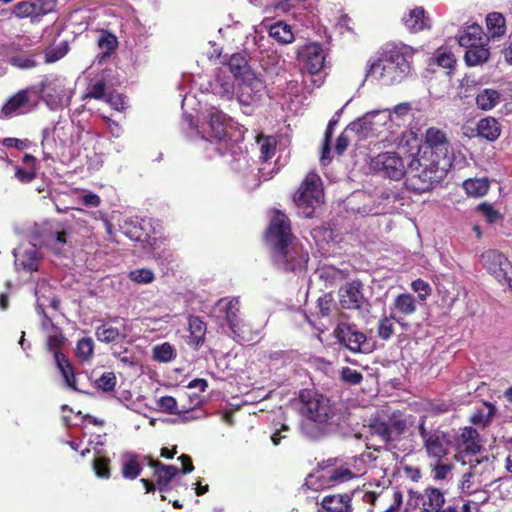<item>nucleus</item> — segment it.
I'll return each mask as SVG.
<instances>
[{
    "instance_id": "ddd939ff",
    "label": "nucleus",
    "mask_w": 512,
    "mask_h": 512,
    "mask_svg": "<svg viewBox=\"0 0 512 512\" xmlns=\"http://www.w3.org/2000/svg\"><path fill=\"white\" fill-rule=\"evenodd\" d=\"M409 502L423 512H439L445 503L443 492L434 487H427L422 492L409 490Z\"/></svg>"
},
{
    "instance_id": "4be33fe9",
    "label": "nucleus",
    "mask_w": 512,
    "mask_h": 512,
    "mask_svg": "<svg viewBox=\"0 0 512 512\" xmlns=\"http://www.w3.org/2000/svg\"><path fill=\"white\" fill-rule=\"evenodd\" d=\"M97 389H101L105 393L114 394L121 403L125 406L129 407L134 405L136 402H139L143 399V395L141 393L140 386H130L127 389V386H96Z\"/></svg>"
},
{
    "instance_id": "2eb2a0df",
    "label": "nucleus",
    "mask_w": 512,
    "mask_h": 512,
    "mask_svg": "<svg viewBox=\"0 0 512 512\" xmlns=\"http://www.w3.org/2000/svg\"><path fill=\"white\" fill-rule=\"evenodd\" d=\"M32 91L30 89H22L12 95L3 104L0 111V118H11L13 116L26 114L33 110L35 104L31 100Z\"/></svg>"
},
{
    "instance_id": "dca6fc26",
    "label": "nucleus",
    "mask_w": 512,
    "mask_h": 512,
    "mask_svg": "<svg viewBox=\"0 0 512 512\" xmlns=\"http://www.w3.org/2000/svg\"><path fill=\"white\" fill-rule=\"evenodd\" d=\"M298 59L310 74H316L324 66L325 53L319 44L310 43L299 50Z\"/></svg>"
},
{
    "instance_id": "2f4dec72",
    "label": "nucleus",
    "mask_w": 512,
    "mask_h": 512,
    "mask_svg": "<svg viewBox=\"0 0 512 512\" xmlns=\"http://www.w3.org/2000/svg\"><path fill=\"white\" fill-rule=\"evenodd\" d=\"M462 187L467 195L478 198L487 194L490 188V182L486 177L469 178L463 182Z\"/></svg>"
},
{
    "instance_id": "412c9836",
    "label": "nucleus",
    "mask_w": 512,
    "mask_h": 512,
    "mask_svg": "<svg viewBox=\"0 0 512 512\" xmlns=\"http://www.w3.org/2000/svg\"><path fill=\"white\" fill-rule=\"evenodd\" d=\"M486 40L489 42L499 41L504 38L507 32L506 19L502 13L490 12L485 18Z\"/></svg>"
},
{
    "instance_id": "4c0bfd02",
    "label": "nucleus",
    "mask_w": 512,
    "mask_h": 512,
    "mask_svg": "<svg viewBox=\"0 0 512 512\" xmlns=\"http://www.w3.org/2000/svg\"><path fill=\"white\" fill-rule=\"evenodd\" d=\"M228 67L234 77L239 79H242L247 72H253L248 66L245 56L240 53H235L230 57Z\"/></svg>"
},
{
    "instance_id": "052dcab7",
    "label": "nucleus",
    "mask_w": 512,
    "mask_h": 512,
    "mask_svg": "<svg viewBox=\"0 0 512 512\" xmlns=\"http://www.w3.org/2000/svg\"><path fill=\"white\" fill-rule=\"evenodd\" d=\"M394 320L391 316L380 319L378 323V335L383 340H388L394 333V326L392 323Z\"/></svg>"
},
{
    "instance_id": "a18cd8bd",
    "label": "nucleus",
    "mask_w": 512,
    "mask_h": 512,
    "mask_svg": "<svg viewBox=\"0 0 512 512\" xmlns=\"http://www.w3.org/2000/svg\"><path fill=\"white\" fill-rule=\"evenodd\" d=\"M54 2L50 0L32 1V22L38 21L41 17L54 10Z\"/></svg>"
},
{
    "instance_id": "1a4fd4ad",
    "label": "nucleus",
    "mask_w": 512,
    "mask_h": 512,
    "mask_svg": "<svg viewBox=\"0 0 512 512\" xmlns=\"http://www.w3.org/2000/svg\"><path fill=\"white\" fill-rule=\"evenodd\" d=\"M370 167L376 173L391 180H401L406 174L408 175V166L406 167L403 159L396 152L379 153L371 159Z\"/></svg>"
},
{
    "instance_id": "338daca9",
    "label": "nucleus",
    "mask_w": 512,
    "mask_h": 512,
    "mask_svg": "<svg viewBox=\"0 0 512 512\" xmlns=\"http://www.w3.org/2000/svg\"><path fill=\"white\" fill-rule=\"evenodd\" d=\"M341 379L349 384H358L362 381V375L355 369L345 367L341 371Z\"/></svg>"
},
{
    "instance_id": "680f3d73",
    "label": "nucleus",
    "mask_w": 512,
    "mask_h": 512,
    "mask_svg": "<svg viewBox=\"0 0 512 512\" xmlns=\"http://www.w3.org/2000/svg\"><path fill=\"white\" fill-rule=\"evenodd\" d=\"M117 38L112 34H104L98 40V46L107 55L117 47Z\"/></svg>"
},
{
    "instance_id": "b1692460",
    "label": "nucleus",
    "mask_w": 512,
    "mask_h": 512,
    "mask_svg": "<svg viewBox=\"0 0 512 512\" xmlns=\"http://www.w3.org/2000/svg\"><path fill=\"white\" fill-rule=\"evenodd\" d=\"M457 40L459 45L466 50L476 47L483 42H489L486 40L482 27L478 24H472L464 28L457 36Z\"/></svg>"
},
{
    "instance_id": "09e8293b",
    "label": "nucleus",
    "mask_w": 512,
    "mask_h": 512,
    "mask_svg": "<svg viewBox=\"0 0 512 512\" xmlns=\"http://www.w3.org/2000/svg\"><path fill=\"white\" fill-rule=\"evenodd\" d=\"M42 142L41 146L43 149L44 159H50L52 157V153L56 147V141L54 138V131L50 129H44L42 132Z\"/></svg>"
},
{
    "instance_id": "f03ea898",
    "label": "nucleus",
    "mask_w": 512,
    "mask_h": 512,
    "mask_svg": "<svg viewBox=\"0 0 512 512\" xmlns=\"http://www.w3.org/2000/svg\"><path fill=\"white\" fill-rule=\"evenodd\" d=\"M266 241L272 247L274 265L283 271H301L305 268L309 255L291 233L288 217L281 211H274L270 220Z\"/></svg>"
},
{
    "instance_id": "7c9ffc66",
    "label": "nucleus",
    "mask_w": 512,
    "mask_h": 512,
    "mask_svg": "<svg viewBox=\"0 0 512 512\" xmlns=\"http://www.w3.org/2000/svg\"><path fill=\"white\" fill-rule=\"evenodd\" d=\"M404 25L413 32H418L429 26V18L423 8L417 7L403 18Z\"/></svg>"
},
{
    "instance_id": "5701e85b",
    "label": "nucleus",
    "mask_w": 512,
    "mask_h": 512,
    "mask_svg": "<svg viewBox=\"0 0 512 512\" xmlns=\"http://www.w3.org/2000/svg\"><path fill=\"white\" fill-rule=\"evenodd\" d=\"M352 498L349 494H331L323 497L319 512H352Z\"/></svg>"
},
{
    "instance_id": "a19ab883",
    "label": "nucleus",
    "mask_w": 512,
    "mask_h": 512,
    "mask_svg": "<svg viewBox=\"0 0 512 512\" xmlns=\"http://www.w3.org/2000/svg\"><path fill=\"white\" fill-rule=\"evenodd\" d=\"M55 363L62 374L66 384H74V372L68 358L61 352L56 351L54 354Z\"/></svg>"
},
{
    "instance_id": "f704fd0d",
    "label": "nucleus",
    "mask_w": 512,
    "mask_h": 512,
    "mask_svg": "<svg viewBox=\"0 0 512 512\" xmlns=\"http://www.w3.org/2000/svg\"><path fill=\"white\" fill-rule=\"evenodd\" d=\"M500 102V93L495 89L486 88L476 96V105L479 109L489 111Z\"/></svg>"
},
{
    "instance_id": "c85d7f7f",
    "label": "nucleus",
    "mask_w": 512,
    "mask_h": 512,
    "mask_svg": "<svg viewBox=\"0 0 512 512\" xmlns=\"http://www.w3.org/2000/svg\"><path fill=\"white\" fill-rule=\"evenodd\" d=\"M500 133V125L493 117L483 118L477 124V135L488 141H495Z\"/></svg>"
},
{
    "instance_id": "f8f14e48",
    "label": "nucleus",
    "mask_w": 512,
    "mask_h": 512,
    "mask_svg": "<svg viewBox=\"0 0 512 512\" xmlns=\"http://www.w3.org/2000/svg\"><path fill=\"white\" fill-rule=\"evenodd\" d=\"M240 80L238 88V100L240 103L251 105L261 100L265 94L266 85L255 72H247Z\"/></svg>"
},
{
    "instance_id": "f257e3e1",
    "label": "nucleus",
    "mask_w": 512,
    "mask_h": 512,
    "mask_svg": "<svg viewBox=\"0 0 512 512\" xmlns=\"http://www.w3.org/2000/svg\"><path fill=\"white\" fill-rule=\"evenodd\" d=\"M451 144L446 133L430 127L424 142L408 164L406 185L410 190L423 193L440 183L451 166Z\"/></svg>"
},
{
    "instance_id": "aec40b11",
    "label": "nucleus",
    "mask_w": 512,
    "mask_h": 512,
    "mask_svg": "<svg viewBox=\"0 0 512 512\" xmlns=\"http://www.w3.org/2000/svg\"><path fill=\"white\" fill-rule=\"evenodd\" d=\"M340 303L346 309H359L365 302L359 282L346 284L339 291Z\"/></svg>"
},
{
    "instance_id": "4d7b16f0",
    "label": "nucleus",
    "mask_w": 512,
    "mask_h": 512,
    "mask_svg": "<svg viewBox=\"0 0 512 512\" xmlns=\"http://www.w3.org/2000/svg\"><path fill=\"white\" fill-rule=\"evenodd\" d=\"M129 277L132 281L139 284L151 283L155 278L153 271L145 268L131 271Z\"/></svg>"
},
{
    "instance_id": "cd10ccee",
    "label": "nucleus",
    "mask_w": 512,
    "mask_h": 512,
    "mask_svg": "<svg viewBox=\"0 0 512 512\" xmlns=\"http://www.w3.org/2000/svg\"><path fill=\"white\" fill-rule=\"evenodd\" d=\"M488 42H483L476 47L466 50L464 60L467 66L474 67L483 65L490 58Z\"/></svg>"
},
{
    "instance_id": "0eeeda50",
    "label": "nucleus",
    "mask_w": 512,
    "mask_h": 512,
    "mask_svg": "<svg viewBox=\"0 0 512 512\" xmlns=\"http://www.w3.org/2000/svg\"><path fill=\"white\" fill-rule=\"evenodd\" d=\"M299 399L309 419L318 423H326L332 420L334 411L330 400L323 394L318 393L314 387L302 389Z\"/></svg>"
},
{
    "instance_id": "bb28decb",
    "label": "nucleus",
    "mask_w": 512,
    "mask_h": 512,
    "mask_svg": "<svg viewBox=\"0 0 512 512\" xmlns=\"http://www.w3.org/2000/svg\"><path fill=\"white\" fill-rule=\"evenodd\" d=\"M459 446L463 451L476 455L481 449L478 431L472 427H465L460 435Z\"/></svg>"
},
{
    "instance_id": "ea45409f",
    "label": "nucleus",
    "mask_w": 512,
    "mask_h": 512,
    "mask_svg": "<svg viewBox=\"0 0 512 512\" xmlns=\"http://www.w3.org/2000/svg\"><path fill=\"white\" fill-rule=\"evenodd\" d=\"M484 409H478L471 417V421L475 425H482L483 427L489 425L495 414L496 408L490 402H483Z\"/></svg>"
},
{
    "instance_id": "20e7f679",
    "label": "nucleus",
    "mask_w": 512,
    "mask_h": 512,
    "mask_svg": "<svg viewBox=\"0 0 512 512\" xmlns=\"http://www.w3.org/2000/svg\"><path fill=\"white\" fill-rule=\"evenodd\" d=\"M413 416L401 410H378L372 414L366 425L371 438H377L383 447H390L399 441L413 424Z\"/></svg>"
},
{
    "instance_id": "72a5a7b5",
    "label": "nucleus",
    "mask_w": 512,
    "mask_h": 512,
    "mask_svg": "<svg viewBox=\"0 0 512 512\" xmlns=\"http://www.w3.org/2000/svg\"><path fill=\"white\" fill-rule=\"evenodd\" d=\"M141 472L142 466L139 462V455L134 453L127 454L121 467V474L123 478L134 480L141 474Z\"/></svg>"
},
{
    "instance_id": "4468645a",
    "label": "nucleus",
    "mask_w": 512,
    "mask_h": 512,
    "mask_svg": "<svg viewBox=\"0 0 512 512\" xmlns=\"http://www.w3.org/2000/svg\"><path fill=\"white\" fill-rule=\"evenodd\" d=\"M335 334L340 343L344 344L352 352H369L371 347L364 333L358 331L355 326L340 323Z\"/></svg>"
},
{
    "instance_id": "de8ad7c7",
    "label": "nucleus",
    "mask_w": 512,
    "mask_h": 512,
    "mask_svg": "<svg viewBox=\"0 0 512 512\" xmlns=\"http://www.w3.org/2000/svg\"><path fill=\"white\" fill-rule=\"evenodd\" d=\"M65 342V337L59 327L53 328L52 331L46 333V347L49 351H57Z\"/></svg>"
},
{
    "instance_id": "c9c22d12",
    "label": "nucleus",
    "mask_w": 512,
    "mask_h": 512,
    "mask_svg": "<svg viewBox=\"0 0 512 512\" xmlns=\"http://www.w3.org/2000/svg\"><path fill=\"white\" fill-rule=\"evenodd\" d=\"M214 94L220 97L231 99L234 94V82L228 76L217 74L214 82L211 84Z\"/></svg>"
},
{
    "instance_id": "9b49d317",
    "label": "nucleus",
    "mask_w": 512,
    "mask_h": 512,
    "mask_svg": "<svg viewBox=\"0 0 512 512\" xmlns=\"http://www.w3.org/2000/svg\"><path fill=\"white\" fill-rule=\"evenodd\" d=\"M481 262L499 283L512 286V280L508 277V270L512 268V265L502 253L497 250H488L481 255Z\"/></svg>"
},
{
    "instance_id": "49530a36",
    "label": "nucleus",
    "mask_w": 512,
    "mask_h": 512,
    "mask_svg": "<svg viewBox=\"0 0 512 512\" xmlns=\"http://www.w3.org/2000/svg\"><path fill=\"white\" fill-rule=\"evenodd\" d=\"M66 243V234L65 232L55 231L49 235H47L43 244L47 246L49 249L53 250L55 253H59L62 247Z\"/></svg>"
},
{
    "instance_id": "13d9d810",
    "label": "nucleus",
    "mask_w": 512,
    "mask_h": 512,
    "mask_svg": "<svg viewBox=\"0 0 512 512\" xmlns=\"http://www.w3.org/2000/svg\"><path fill=\"white\" fill-rule=\"evenodd\" d=\"M475 474L471 471L464 473L460 489L463 494L471 495L479 490V486H475L474 484Z\"/></svg>"
},
{
    "instance_id": "393cba45",
    "label": "nucleus",
    "mask_w": 512,
    "mask_h": 512,
    "mask_svg": "<svg viewBox=\"0 0 512 512\" xmlns=\"http://www.w3.org/2000/svg\"><path fill=\"white\" fill-rule=\"evenodd\" d=\"M42 292H49L50 293V286L45 282L38 283L35 289V296L37 298L36 300V309L38 314L42 315L41 320V328L44 331V333H48L52 331L53 328H57V326L51 321L49 317H47L44 307L45 302L43 298L45 297L44 293L40 295Z\"/></svg>"
},
{
    "instance_id": "7ed1b4c3",
    "label": "nucleus",
    "mask_w": 512,
    "mask_h": 512,
    "mask_svg": "<svg viewBox=\"0 0 512 512\" xmlns=\"http://www.w3.org/2000/svg\"><path fill=\"white\" fill-rule=\"evenodd\" d=\"M414 52L412 47L402 43L385 45L379 57L369 61L366 77L387 86L402 82L411 73Z\"/></svg>"
},
{
    "instance_id": "8fccbe9b",
    "label": "nucleus",
    "mask_w": 512,
    "mask_h": 512,
    "mask_svg": "<svg viewBox=\"0 0 512 512\" xmlns=\"http://www.w3.org/2000/svg\"><path fill=\"white\" fill-rule=\"evenodd\" d=\"M14 169V177L20 183L27 184L32 182L36 178V168L35 167H20L18 165H13Z\"/></svg>"
},
{
    "instance_id": "423d86ee",
    "label": "nucleus",
    "mask_w": 512,
    "mask_h": 512,
    "mask_svg": "<svg viewBox=\"0 0 512 512\" xmlns=\"http://www.w3.org/2000/svg\"><path fill=\"white\" fill-rule=\"evenodd\" d=\"M322 181L316 173H308L294 195L299 213L310 218L323 202Z\"/></svg>"
},
{
    "instance_id": "603ef678",
    "label": "nucleus",
    "mask_w": 512,
    "mask_h": 512,
    "mask_svg": "<svg viewBox=\"0 0 512 512\" xmlns=\"http://www.w3.org/2000/svg\"><path fill=\"white\" fill-rule=\"evenodd\" d=\"M435 61L438 66L447 69L448 73L454 69L456 58L455 55L446 50H439L435 56Z\"/></svg>"
},
{
    "instance_id": "bf43d9fd",
    "label": "nucleus",
    "mask_w": 512,
    "mask_h": 512,
    "mask_svg": "<svg viewBox=\"0 0 512 512\" xmlns=\"http://www.w3.org/2000/svg\"><path fill=\"white\" fill-rule=\"evenodd\" d=\"M477 211L480 212L488 223H495L500 219V213L489 203H481L477 206Z\"/></svg>"
},
{
    "instance_id": "a211bd4d",
    "label": "nucleus",
    "mask_w": 512,
    "mask_h": 512,
    "mask_svg": "<svg viewBox=\"0 0 512 512\" xmlns=\"http://www.w3.org/2000/svg\"><path fill=\"white\" fill-rule=\"evenodd\" d=\"M450 439L441 430H432V434L423 442L426 453L429 457L441 461L448 455Z\"/></svg>"
},
{
    "instance_id": "39448f33",
    "label": "nucleus",
    "mask_w": 512,
    "mask_h": 512,
    "mask_svg": "<svg viewBox=\"0 0 512 512\" xmlns=\"http://www.w3.org/2000/svg\"><path fill=\"white\" fill-rule=\"evenodd\" d=\"M210 317L221 327H227L238 341L252 340L254 333L248 323L241 317L240 301L237 297L219 299L211 308Z\"/></svg>"
},
{
    "instance_id": "3c124183",
    "label": "nucleus",
    "mask_w": 512,
    "mask_h": 512,
    "mask_svg": "<svg viewBox=\"0 0 512 512\" xmlns=\"http://www.w3.org/2000/svg\"><path fill=\"white\" fill-rule=\"evenodd\" d=\"M107 96L108 94L106 93L105 82L103 80H98L88 87V91L83 96V99L94 98L97 100H105Z\"/></svg>"
},
{
    "instance_id": "e2e57ef3",
    "label": "nucleus",
    "mask_w": 512,
    "mask_h": 512,
    "mask_svg": "<svg viewBox=\"0 0 512 512\" xmlns=\"http://www.w3.org/2000/svg\"><path fill=\"white\" fill-rule=\"evenodd\" d=\"M353 472L348 468H336L329 472L328 478L332 482H344L353 478Z\"/></svg>"
},
{
    "instance_id": "37998d69",
    "label": "nucleus",
    "mask_w": 512,
    "mask_h": 512,
    "mask_svg": "<svg viewBox=\"0 0 512 512\" xmlns=\"http://www.w3.org/2000/svg\"><path fill=\"white\" fill-rule=\"evenodd\" d=\"M94 352V341L90 337H84L78 340L76 345L75 354L79 361L87 362L89 361Z\"/></svg>"
},
{
    "instance_id": "c756f323",
    "label": "nucleus",
    "mask_w": 512,
    "mask_h": 512,
    "mask_svg": "<svg viewBox=\"0 0 512 512\" xmlns=\"http://www.w3.org/2000/svg\"><path fill=\"white\" fill-rule=\"evenodd\" d=\"M179 473V469L174 465H165L158 471L154 472L157 489L161 493L170 491L171 480Z\"/></svg>"
},
{
    "instance_id": "774afa93",
    "label": "nucleus",
    "mask_w": 512,
    "mask_h": 512,
    "mask_svg": "<svg viewBox=\"0 0 512 512\" xmlns=\"http://www.w3.org/2000/svg\"><path fill=\"white\" fill-rule=\"evenodd\" d=\"M159 408L161 411L166 413H175L177 409V402L176 400L171 396H164L161 397L158 401Z\"/></svg>"
},
{
    "instance_id": "f3484780",
    "label": "nucleus",
    "mask_w": 512,
    "mask_h": 512,
    "mask_svg": "<svg viewBox=\"0 0 512 512\" xmlns=\"http://www.w3.org/2000/svg\"><path fill=\"white\" fill-rule=\"evenodd\" d=\"M16 269H23L27 272L38 270L40 255L36 245L31 243L22 244L13 250Z\"/></svg>"
},
{
    "instance_id": "e433bc0d",
    "label": "nucleus",
    "mask_w": 512,
    "mask_h": 512,
    "mask_svg": "<svg viewBox=\"0 0 512 512\" xmlns=\"http://www.w3.org/2000/svg\"><path fill=\"white\" fill-rule=\"evenodd\" d=\"M269 34L281 44H289L294 41V34L291 27L284 22H278L271 25Z\"/></svg>"
},
{
    "instance_id": "9d476101",
    "label": "nucleus",
    "mask_w": 512,
    "mask_h": 512,
    "mask_svg": "<svg viewBox=\"0 0 512 512\" xmlns=\"http://www.w3.org/2000/svg\"><path fill=\"white\" fill-rule=\"evenodd\" d=\"M390 116L388 109L367 112L364 116L350 123L346 127V132H354L360 138L374 136L377 134L378 128L390 120Z\"/></svg>"
},
{
    "instance_id": "58836bf2",
    "label": "nucleus",
    "mask_w": 512,
    "mask_h": 512,
    "mask_svg": "<svg viewBox=\"0 0 512 512\" xmlns=\"http://www.w3.org/2000/svg\"><path fill=\"white\" fill-rule=\"evenodd\" d=\"M96 337L99 341L104 343H117L126 337V333L120 332L117 328L102 325L97 328Z\"/></svg>"
},
{
    "instance_id": "473e14b6",
    "label": "nucleus",
    "mask_w": 512,
    "mask_h": 512,
    "mask_svg": "<svg viewBox=\"0 0 512 512\" xmlns=\"http://www.w3.org/2000/svg\"><path fill=\"white\" fill-rule=\"evenodd\" d=\"M151 356L158 363H169L176 358L177 349L169 342H163L152 347Z\"/></svg>"
},
{
    "instance_id": "a878e982",
    "label": "nucleus",
    "mask_w": 512,
    "mask_h": 512,
    "mask_svg": "<svg viewBox=\"0 0 512 512\" xmlns=\"http://www.w3.org/2000/svg\"><path fill=\"white\" fill-rule=\"evenodd\" d=\"M209 127L211 136L217 140L222 141L226 138L227 135V125L228 118L227 116L217 109L211 110L209 114Z\"/></svg>"
},
{
    "instance_id": "c03bdc74",
    "label": "nucleus",
    "mask_w": 512,
    "mask_h": 512,
    "mask_svg": "<svg viewBox=\"0 0 512 512\" xmlns=\"http://www.w3.org/2000/svg\"><path fill=\"white\" fill-rule=\"evenodd\" d=\"M92 468L95 475L101 479L111 477V460L107 456H97L92 461Z\"/></svg>"
},
{
    "instance_id": "6ab92c4d",
    "label": "nucleus",
    "mask_w": 512,
    "mask_h": 512,
    "mask_svg": "<svg viewBox=\"0 0 512 512\" xmlns=\"http://www.w3.org/2000/svg\"><path fill=\"white\" fill-rule=\"evenodd\" d=\"M417 310V301L409 293H401L395 297L391 304V317L401 323L404 317L412 315Z\"/></svg>"
},
{
    "instance_id": "6e6d98bb",
    "label": "nucleus",
    "mask_w": 512,
    "mask_h": 512,
    "mask_svg": "<svg viewBox=\"0 0 512 512\" xmlns=\"http://www.w3.org/2000/svg\"><path fill=\"white\" fill-rule=\"evenodd\" d=\"M11 64L20 69H31L38 65L36 56L31 55H19L11 58Z\"/></svg>"
},
{
    "instance_id": "6e6552de",
    "label": "nucleus",
    "mask_w": 512,
    "mask_h": 512,
    "mask_svg": "<svg viewBox=\"0 0 512 512\" xmlns=\"http://www.w3.org/2000/svg\"><path fill=\"white\" fill-rule=\"evenodd\" d=\"M42 100L50 109H58L70 104L73 90L67 87L61 77L45 78L39 85Z\"/></svg>"
},
{
    "instance_id": "79ce46f5",
    "label": "nucleus",
    "mask_w": 512,
    "mask_h": 512,
    "mask_svg": "<svg viewBox=\"0 0 512 512\" xmlns=\"http://www.w3.org/2000/svg\"><path fill=\"white\" fill-rule=\"evenodd\" d=\"M260 150V159L266 163L275 153L276 141L273 137L260 135L257 137Z\"/></svg>"
},
{
    "instance_id": "864d4df0",
    "label": "nucleus",
    "mask_w": 512,
    "mask_h": 512,
    "mask_svg": "<svg viewBox=\"0 0 512 512\" xmlns=\"http://www.w3.org/2000/svg\"><path fill=\"white\" fill-rule=\"evenodd\" d=\"M189 329L191 332V337L199 344L204 337L206 325L200 320L198 317H191L189 319Z\"/></svg>"
},
{
    "instance_id": "5fc2aeb1",
    "label": "nucleus",
    "mask_w": 512,
    "mask_h": 512,
    "mask_svg": "<svg viewBox=\"0 0 512 512\" xmlns=\"http://www.w3.org/2000/svg\"><path fill=\"white\" fill-rule=\"evenodd\" d=\"M411 289L417 293V299L420 302H424L431 294L432 289L430 285L422 280V279H416L411 283Z\"/></svg>"
},
{
    "instance_id": "0e129e2a",
    "label": "nucleus",
    "mask_w": 512,
    "mask_h": 512,
    "mask_svg": "<svg viewBox=\"0 0 512 512\" xmlns=\"http://www.w3.org/2000/svg\"><path fill=\"white\" fill-rule=\"evenodd\" d=\"M13 14L17 18H31L32 19V2L21 1L13 7Z\"/></svg>"
},
{
    "instance_id": "69168bd1",
    "label": "nucleus",
    "mask_w": 512,
    "mask_h": 512,
    "mask_svg": "<svg viewBox=\"0 0 512 512\" xmlns=\"http://www.w3.org/2000/svg\"><path fill=\"white\" fill-rule=\"evenodd\" d=\"M317 307L319 309V314L322 317H327L331 313L332 309V296L330 294H325L318 299Z\"/></svg>"
}]
</instances>
